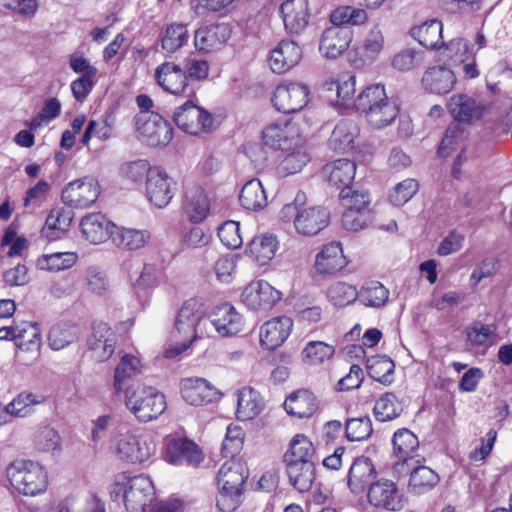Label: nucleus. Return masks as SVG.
I'll use <instances>...</instances> for the list:
<instances>
[{
	"label": "nucleus",
	"mask_w": 512,
	"mask_h": 512,
	"mask_svg": "<svg viewBox=\"0 0 512 512\" xmlns=\"http://www.w3.org/2000/svg\"><path fill=\"white\" fill-rule=\"evenodd\" d=\"M353 106L375 129L391 125L400 112L397 101L387 96L381 84H372L363 89L353 100Z\"/></svg>",
	"instance_id": "f257e3e1"
},
{
	"label": "nucleus",
	"mask_w": 512,
	"mask_h": 512,
	"mask_svg": "<svg viewBox=\"0 0 512 512\" xmlns=\"http://www.w3.org/2000/svg\"><path fill=\"white\" fill-rule=\"evenodd\" d=\"M175 330L182 342L167 351L169 357L185 352L195 340L210 336L209 319L200 299L191 298L182 304L175 318Z\"/></svg>",
	"instance_id": "f03ea898"
},
{
	"label": "nucleus",
	"mask_w": 512,
	"mask_h": 512,
	"mask_svg": "<svg viewBox=\"0 0 512 512\" xmlns=\"http://www.w3.org/2000/svg\"><path fill=\"white\" fill-rule=\"evenodd\" d=\"M305 202V194L298 192L293 202L281 208L279 218L284 223H292L299 235L310 237L328 226L330 213L322 206H305Z\"/></svg>",
	"instance_id": "7ed1b4c3"
},
{
	"label": "nucleus",
	"mask_w": 512,
	"mask_h": 512,
	"mask_svg": "<svg viewBox=\"0 0 512 512\" xmlns=\"http://www.w3.org/2000/svg\"><path fill=\"white\" fill-rule=\"evenodd\" d=\"M110 494L113 500H122L127 512H148L155 501L153 482L142 474L116 476Z\"/></svg>",
	"instance_id": "20e7f679"
},
{
	"label": "nucleus",
	"mask_w": 512,
	"mask_h": 512,
	"mask_svg": "<svg viewBox=\"0 0 512 512\" xmlns=\"http://www.w3.org/2000/svg\"><path fill=\"white\" fill-rule=\"evenodd\" d=\"M110 449L116 458L128 464H143L156 453L151 435L138 429L121 428L110 440Z\"/></svg>",
	"instance_id": "39448f33"
},
{
	"label": "nucleus",
	"mask_w": 512,
	"mask_h": 512,
	"mask_svg": "<svg viewBox=\"0 0 512 512\" xmlns=\"http://www.w3.org/2000/svg\"><path fill=\"white\" fill-rule=\"evenodd\" d=\"M120 397L124 398L127 409L140 422H149L160 416L166 409L163 394L151 386L132 383Z\"/></svg>",
	"instance_id": "423d86ee"
},
{
	"label": "nucleus",
	"mask_w": 512,
	"mask_h": 512,
	"mask_svg": "<svg viewBox=\"0 0 512 512\" xmlns=\"http://www.w3.org/2000/svg\"><path fill=\"white\" fill-rule=\"evenodd\" d=\"M11 486L20 494L35 496L46 491L48 475L44 467L31 460H16L7 468Z\"/></svg>",
	"instance_id": "0eeeda50"
},
{
	"label": "nucleus",
	"mask_w": 512,
	"mask_h": 512,
	"mask_svg": "<svg viewBox=\"0 0 512 512\" xmlns=\"http://www.w3.org/2000/svg\"><path fill=\"white\" fill-rule=\"evenodd\" d=\"M136 129L139 138L153 147L166 146L173 137L171 124L151 111H142L137 115Z\"/></svg>",
	"instance_id": "6e6552de"
},
{
	"label": "nucleus",
	"mask_w": 512,
	"mask_h": 512,
	"mask_svg": "<svg viewBox=\"0 0 512 512\" xmlns=\"http://www.w3.org/2000/svg\"><path fill=\"white\" fill-rule=\"evenodd\" d=\"M163 458L173 465L197 467L203 462L204 455L195 442L184 437L168 435L164 439Z\"/></svg>",
	"instance_id": "1a4fd4ad"
},
{
	"label": "nucleus",
	"mask_w": 512,
	"mask_h": 512,
	"mask_svg": "<svg viewBox=\"0 0 512 512\" xmlns=\"http://www.w3.org/2000/svg\"><path fill=\"white\" fill-rule=\"evenodd\" d=\"M348 265L342 244L332 241L322 246L315 256L312 276L316 280L326 279L336 275Z\"/></svg>",
	"instance_id": "9d476101"
},
{
	"label": "nucleus",
	"mask_w": 512,
	"mask_h": 512,
	"mask_svg": "<svg viewBox=\"0 0 512 512\" xmlns=\"http://www.w3.org/2000/svg\"><path fill=\"white\" fill-rule=\"evenodd\" d=\"M174 121L184 132L199 135L210 130L213 117L208 111L188 100L175 110Z\"/></svg>",
	"instance_id": "9b49d317"
},
{
	"label": "nucleus",
	"mask_w": 512,
	"mask_h": 512,
	"mask_svg": "<svg viewBox=\"0 0 512 512\" xmlns=\"http://www.w3.org/2000/svg\"><path fill=\"white\" fill-rule=\"evenodd\" d=\"M271 101L278 111L294 113L307 105L309 89L305 84L298 82L281 83L275 88Z\"/></svg>",
	"instance_id": "f8f14e48"
},
{
	"label": "nucleus",
	"mask_w": 512,
	"mask_h": 512,
	"mask_svg": "<svg viewBox=\"0 0 512 512\" xmlns=\"http://www.w3.org/2000/svg\"><path fill=\"white\" fill-rule=\"evenodd\" d=\"M100 195L97 180L85 177L70 182L62 191V201L73 208H87L96 202Z\"/></svg>",
	"instance_id": "ddd939ff"
},
{
	"label": "nucleus",
	"mask_w": 512,
	"mask_h": 512,
	"mask_svg": "<svg viewBox=\"0 0 512 512\" xmlns=\"http://www.w3.org/2000/svg\"><path fill=\"white\" fill-rule=\"evenodd\" d=\"M176 183L165 170L154 167L146 181V197L157 208L166 207L175 195Z\"/></svg>",
	"instance_id": "4468645a"
},
{
	"label": "nucleus",
	"mask_w": 512,
	"mask_h": 512,
	"mask_svg": "<svg viewBox=\"0 0 512 512\" xmlns=\"http://www.w3.org/2000/svg\"><path fill=\"white\" fill-rule=\"evenodd\" d=\"M367 499L375 508L388 511H400L404 506L403 495L398 491L396 484L387 479L371 483Z\"/></svg>",
	"instance_id": "2eb2a0df"
},
{
	"label": "nucleus",
	"mask_w": 512,
	"mask_h": 512,
	"mask_svg": "<svg viewBox=\"0 0 512 512\" xmlns=\"http://www.w3.org/2000/svg\"><path fill=\"white\" fill-rule=\"evenodd\" d=\"M208 319L210 332L213 327L222 337L234 336L242 332L245 326L242 315L228 303L216 306Z\"/></svg>",
	"instance_id": "dca6fc26"
},
{
	"label": "nucleus",
	"mask_w": 512,
	"mask_h": 512,
	"mask_svg": "<svg viewBox=\"0 0 512 512\" xmlns=\"http://www.w3.org/2000/svg\"><path fill=\"white\" fill-rule=\"evenodd\" d=\"M261 136L266 146L281 150H290L296 139L302 137L295 123L285 119L267 124Z\"/></svg>",
	"instance_id": "f3484780"
},
{
	"label": "nucleus",
	"mask_w": 512,
	"mask_h": 512,
	"mask_svg": "<svg viewBox=\"0 0 512 512\" xmlns=\"http://www.w3.org/2000/svg\"><path fill=\"white\" fill-rule=\"evenodd\" d=\"M242 301L250 309L269 310L280 299L281 293L263 280L253 281L242 292Z\"/></svg>",
	"instance_id": "a211bd4d"
},
{
	"label": "nucleus",
	"mask_w": 512,
	"mask_h": 512,
	"mask_svg": "<svg viewBox=\"0 0 512 512\" xmlns=\"http://www.w3.org/2000/svg\"><path fill=\"white\" fill-rule=\"evenodd\" d=\"M182 398L192 406L210 404L221 397L218 389L204 378H185L181 380Z\"/></svg>",
	"instance_id": "6ab92c4d"
},
{
	"label": "nucleus",
	"mask_w": 512,
	"mask_h": 512,
	"mask_svg": "<svg viewBox=\"0 0 512 512\" xmlns=\"http://www.w3.org/2000/svg\"><path fill=\"white\" fill-rule=\"evenodd\" d=\"M157 83L167 92L175 95L191 96L194 91L189 88L186 72L173 62H164L155 70Z\"/></svg>",
	"instance_id": "aec40b11"
},
{
	"label": "nucleus",
	"mask_w": 512,
	"mask_h": 512,
	"mask_svg": "<svg viewBox=\"0 0 512 512\" xmlns=\"http://www.w3.org/2000/svg\"><path fill=\"white\" fill-rule=\"evenodd\" d=\"M385 49V36L380 23H374L363 34L355 53L360 64H372L379 59Z\"/></svg>",
	"instance_id": "412c9836"
},
{
	"label": "nucleus",
	"mask_w": 512,
	"mask_h": 512,
	"mask_svg": "<svg viewBox=\"0 0 512 512\" xmlns=\"http://www.w3.org/2000/svg\"><path fill=\"white\" fill-rule=\"evenodd\" d=\"M352 32L346 27L332 26L321 35L319 51L327 59H336L350 46Z\"/></svg>",
	"instance_id": "4be33fe9"
},
{
	"label": "nucleus",
	"mask_w": 512,
	"mask_h": 512,
	"mask_svg": "<svg viewBox=\"0 0 512 512\" xmlns=\"http://www.w3.org/2000/svg\"><path fill=\"white\" fill-rule=\"evenodd\" d=\"M293 321L286 316L268 320L260 329L261 346L267 350H275L281 346L290 335Z\"/></svg>",
	"instance_id": "5701e85b"
},
{
	"label": "nucleus",
	"mask_w": 512,
	"mask_h": 512,
	"mask_svg": "<svg viewBox=\"0 0 512 512\" xmlns=\"http://www.w3.org/2000/svg\"><path fill=\"white\" fill-rule=\"evenodd\" d=\"M88 341L93 358L97 362H104L115 351L117 335L108 324L97 323L93 326V331Z\"/></svg>",
	"instance_id": "b1692460"
},
{
	"label": "nucleus",
	"mask_w": 512,
	"mask_h": 512,
	"mask_svg": "<svg viewBox=\"0 0 512 512\" xmlns=\"http://www.w3.org/2000/svg\"><path fill=\"white\" fill-rule=\"evenodd\" d=\"M394 454L398 459L395 469L402 472L404 466L419 463V460H414L415 453L419 447L417 436L410 430L403 428L394 433L393 439Z\"/></svg>",
	"instance_id": "393cba45"
},
{
	"label": "nucleus",
	"mask_w": 512,
	"mask_h": 512,
	"mask_svg": "<svg viewBox=\"0 0 512 512\" xmlns=\"http://www.w3.org/2000/svg\"><path fill=\"white\" fill-rule=\"evenodd\" d=\"M488 108L487 103L478 102L465 94L452 96L448 103L451 115L461 123H469L480 119Z\"/></svg>",
	"instance_id": "a878e982"
},
{
	"label": "nucleus",
	"mask_w": 512,
	"mask_h": 512,
	"mask_svg": "<svg viewBox=\"0 0 512 512\" xmlns=\"http://www.w3.org/2000/svg\"><path fill=\"white\" fill-rule=\"evenodd\" d=\"M302 59V50L294 41H281L271 52L269 65L274 73L282 74L295 67Z\"/></svg>",
	"instance_id": "bb28decb"
},
{
	"label": "nucleus",
	"mask_w": 512,
	"mask_h": 512,
	"mask_svg": "<svg viewBox=\"0 0 512 512\" xmlns=\"http://www.w3.org/2000/svg\"><path fill=\"white\" fill-rule=\"evenodd\" d=\"M280 13L286 31L290 34H298L308 24V0H286L281 4Z\"/></svg>",
	"instance_id": "cd10ccee"
},
{
	"label": "nucleus",
	"mask_w": 512,
	"mask_h": 512,
	"mask_svg": "<svg viewBox=\"0 0 512 512\" xmlns=\"http://www.w3.org/2000/svg\"><path fill=\"white\" fill-rule=\"evenodd\" d=\"M115 226L103 214L89 213L81 219L80 231L89 243L96 245L108 238L111 239V232Z\"/></svg>",
	"instance_id": "c85d7f7f"
},
{
	"label": "nucleus",
	"mask_w": 512,
	"mask_h": 512,
	"mask_svg": "<svg viewBox=\"0 0 512 512\" xmlns=\"http://www.w3.org/2000/svg\"><path fill=\"white\" fill-rule=\"evenodd\" d=\"M142 372L141 360L138 356L130 353H123L120 361L114 369L113 390L117 397L122 395L127 386L133 382L130 380Z\"/></svg>",
	"instance_id": "c756f323"
},
{
	"label": "nucleus",
	"mask_w": 512,
	"mask_h": 512,
	"mask_svg": "<svg viewBox=\"0 0 512 512\" xmlns=\"http://www.w3.org/2000/svg\"><path fill=\"white\" fill-rule=\"evenodd\" d=\"M73 220V213L65 207H54L46 217L41 229V235L48 241L62 239L69 231Z\"/></svg>",
	"instance_id": "7c9ffc66"
},
{
	"label": "nucleus",
	"mask_w": 512,
	"mask_h": 512,
	"mask_svg": "<svg viewBox=\"0 0 512 512\" xmlns=\"http://www.w3.org/2000/svg\"><path fill=\"white\" fill-rule=\"evenodd\" d=\"M231 35V29L226 23H218L199 28L195 32L194 45L200 51H212L221 47Z\"/></svg>",
	"instance_id": "2f4dec72"
},
{
	"label": "nucleus",
	"mask_w": 512,
	"mask_h": 512,
	"mask_svg": "<svg viewBox=\"0 0 512 512\" xmlns=\"http://www.w3.org/2000/svg\"><path fill=\"white\" fill-rule=\"evenodd\" d=\"M455 73L446 66H434L429 68L422 77V84L426 91L444 95L449 93L456 84Z\"/></svg>",
	"instance_id": "473e14b6"
},
{
	"label": "nucleus",
	"mask_w": 512,
	"mask_h": 512,
	"mask_svg": "<svg viewBox=\"0 0 512 512\" xmlns=\"http://www.w3.org/2000/svg\"><path fill=\"white\" fill-rule=\"evenodd\" d=\"M248 478V470L244 462L238 459H230L224 462L217 474L219 489L242 491V487Z\"/></svg>",
	"instance_id": "72a5a7b5"
},
{
	"label": "nucleus",
	"mask_w": 512,
	"mask_h": 512,
	"mask_svg": "<svg viewBox=\"0 0 512 512\" xmlns=\"http://www.w3.org/2000/svg\"><path fill=\"white\" fill-rule=\"evenodd\" d=\"M277 167L279 175L286 177L300 172L310 161V154L303 139L297 138Z\"/></svg>",
	"instance_id": "f704fd0d"
},
{
	"label": "nucleus",
	"mask_w": 512,
	"mask_h": 512,
	"mask_svg": "<svg viewBox=\"0 0 512 512\" xmlns=\"http://www.w3.org/2000/svg\"><path fill=\"white\" fill-rule=\"evenodd\" d=\"M183 211L192 223H200L206 219L210 211V201L201 187L193 186L186 190Z\"/></svg>",
	"instance_id": "c9c22d12"
},
{
	"label": "nucleus",
	"mask_w": 512,
	"mask_h": 512,
	"mask_svg": "<svg viewBox=\"0 0 512 512\" xmlns=\"http://www.w3.org/2000/svg\"><path fill=\"white\" fill-rule=\"evenodd\" d=\"M151 239L147 229L113 227L111 240L115 246L126 251H136L146 246Z\"/></svg>",
	"instance_id": "e433bc0d"
},
{
	"label": "nucleus",
	"mask_w": 512,
	"mask_h": 512,
	"mask_svg": "<svg viewBox=\"0 0 512 512\" xmlns=\"http://www.w3.org/2000/svg\"><path fill=\"white\" fill-rule=\"evenodd\" d=\"M376 471L371 460L365 457L357 458L348 473V486L352 493L361 494L367 486L374 483Z\"/></svg>",
	"instance_id": "4c0bfd02"
},
{
	"label": "nucleus",
	"mask_w": 512,
	"mask_h": 512,
	"mask_svg": "<svg viewBox=\"0 0 512 512\" xmlns=\"http://www.w3.org/2000/svg\"><path fill=\"white\" fill-rule=\"evenodd\" d=\"M356 172V165L349 159H337L327 163L323 167V176L334 187L342 189L350 188Z\"/></svg>",
	"instance_id": "58836bf2"
},
{
	"label": "nucleus",
	"mask_w": 512,
	"mask_h": 512,
	"mask_svg": "<svg viewBox=\"0 0 512 512\" xmlns=\"http://www.w3.org/2000/svg\"><path fill=\"white\" fill-rule=\"evenodd\" d=\"M286 472L290 484L301 493L308 492L315 481L314 461H292L286 464Z\"/></svg>",
	"instance_id": "ea45409f"
},
{
	"label": "nucleus",
	"mask_w": 512,
	"mask_h": 512,
	"mask_svg": "<svg viewBox=\"0 0 512 512\" xmlns=\"http://www.w3.org/2000/svg\"><path fill=\"white\" fill-rule=\"evenodd\" d=\"M416 464L407 465L411 469L408 489L413 494L421 495L429 492L437 485L439 476L430 467Z\"/></svg>",
	"instance_id": "a19ab883"
},
{
	"label": "nucleus",
	"mask_w": 512,
	"mask_h": 512,
	"mask_svg": "<svg viewBox=\"0 0 512 512\" xmlns=\"http://www.w3.org/2000/svg\"><path fill=\"white\" fill-rule=\"evenodd\" d=\"M264 408V402L256 390L251 387H243L237 393V417L247 421L255 418Z\"/></svg>",
	"instance_id": "79ce46f5"
},
{
	"label": "nucleus",
	"mask_w": 512,
	"mask_h": 512,
	"mask_svg": "<svg viewBox=\"0 0 512 512\" xmlns=\"http://www.w3.org/2000/svg\"><path fill=\"white\" fill-rule=\"evenodd\" d=\"M160 271L152 264H145L143 269L132 285L133 294L142 305L149 302L151 293L159 284Z\"/></svg>",
	"instance_id": "37998d69"
},
{
	"label": "nucleus",
	"mask_w": 512,
	"mask_h": 512,
	"mask_svg": "<svg viewBox=\"0 0 512 512\" xmlns=\"http://www.w3.org/2000/svg\"><path fill=\"white\" fill-rule=\"evenodd\" d=\"M358 134L359 128L355 122L347 119L341 120L332 132L329 145L335 151H350L354 148V141Z\"/></svg>",
	"instance_id": "c03bdc74"
},
{
	"label": "nucleus",
	"mask_w": 512,
	"mask_h": 512,
	"mask_svg": "<svg viewBox=\"0 0 512 512\" xmlns=\"http://www.w3.org/2000/svg\"><path fill=\"white\" fill-rule=\"evenodd\" d=\"M284 407L288 414L306 418L317 410V400L311 391L299 390L285 400Z\"/></svg>",
	"instance_id": "a18cd8bd"
},
{
	"label": "nucleus",
	"mask_w": 512,
	"mask_h": 512,
	"mask_svg": "<svg viewBox=\"0 0 512 512\" xmlns=\"http://www.w3.org/2000/svg\"><path fill=\"white\" fill-rule=\"evenodd\" d=\"M278 242L271 234L256 236L248 245L249 255L259 264L266 265L275 256Z\"/></svg>",
	"instance_id": "49530a36"
},
{
	"label": "nucleus",
	"mask_w": 512,
	"mask_h": 512,
	"mask_svg": "<svg viewBox=\"0 0 512 512\" xmlns=\"http://www.w3.org/2000/svg\"><path fill=\"white\" fill-rule=\"evenodd\" d=\"M442 23L436 19L428 20L412 28L411 36L422 46L430 49L442 44Z\"/></svg>",
	"instance_id": "de8ad7c7"
},
{
	"label": "nucleus",
	"mask_w": 512,
	"mask_h": 512,
	"mask_svg": "<svg viewBox=\"0 0 512 512\" xmlns=\"http://www.w3.org/2000/svg\"><path fill=\"white\" fill-rule=\"evenodd\" d=\"M77 261L78 254L74 251L55 252L38 257L36 267L43 271L60 272L70 269Z\"/></svg>",
	"instance_id": "09e8293b"
},
{
	"label": "nucleus",
	"mask_w": 512,
	"mask_h": 512,
	"mask_svg": "<svg viewBox=\"0 0 512 512\" xmlns=\"http://www.w3.org/2000/svg\"><path fill=\"white\" fill-rule=\"evenodd\" d=\"M239 200L241 205L252 211L263 209L267 205V195L260 180L252 179L242 187Z\"/></svg>",
	"instance_id": "8fccbe9b"
},
{
	"label": "nucleus",
	"mask_w": 512,
	"mask_h": 512,
	"mask_svg": "<svg viewBox=\"0 0 512 512\" xmlns=\"http://www.w3.org/2000/svg\"><path fill=\"white\" fill-rule=\"evenodd\" d=\"M323 88L327 92H336L337 104L348 107L355 94L356 78L353 75H342L337 79L326 80Z\"/></svg>",
	"instance_id": "3c124183"
},
{
	"label": "nucleus",
	"mask_w": 512,
	"mask_h": 512,
	"mask_svg": "<svg viewBox=\"0 0 512 512\" xmlns=\"http://www.w3.org/2000/svg\"><path fill=\"white\" fill-rule=\"evenodd\" d=\"M84 290L96 297H104L110 289V281L106 272L98 266H89L83 275Z\"/></svg>",
	"instance_id": "603ef678"
},
{
	"label": "nucleus",
	"mask_w": 512,
	"mask_h": 512,
	"mask_svg": "<svg viewBox=\"0 0 512 512\" xmlns=\"http://www.w3.org/2000/svg\"><path fill=\"white\" fill-rule=\"evenodd\" d=\"M189 39V33L186 25L172 23L167 25L161 33V47L167 53H175L181 49Z\"/></svg>",
	"instance_id": "864d4df0"
},
{
	"label": "nucleus",
	"mask_w": 512,
	"mask_h": 512,
	"mask_svg": "<svg viewBox=\"0 0 512 512\" xmlns=\"http://www.w3.org/2000/svg\"><path fill=\"white\" fill-rule=\"evenodd\" d=\"M403 411L402 402L393 393H385L380 396L374 405L373 413L378 421H392L399 417Z\"/></svg>",
	"instance_id": "5fc2aeb1"
},
{
	"label": "nucleus",
	"mask_w": 512,
	"mask_h": 512,
	"mask_svg": "<svg viewBox=\"0 0 512 512\" xmlns=\"http://www.w3.org/2000/svg\"><path fill=\"white\" fill-rule=\"evenodd\" d=\"M314 452L313 443L305 435L298 434L291 440L290 447L284 455V461L286 464L292 461L297 463L313 461Z\"/></svg>",
	"instance_id": "6e6d98bb"
},
{
	"label": "nucleus",
	"mask_w": 512,
	"mask_h": 512,
	"mask_svg": "<svg viewBox=\"0 0 512 512\" xmlns=\"http://www.w3.org/2000/svg\"><path fill=\"white\" fill-rule=\"evenodd\" d=\"M335 348L322 341H310L301 352V359L308 365H320L332 358Z\"/></svg>",
	"instance_id": "4d7b16f0"
},
{
	"label": "nucleus",
	"mask_w": 512,
	"mask_h": 512,
	"mask_svg": "<svg viewBox=\"0 0 512 512\" xmlns=\"http://www.w3.org/2000/svg\"><path fill=\"white\" fill-rule=\"evenodd\" d=\"M79 334L80 329L77 325L58 324L53 326L49 332V344L52 349L61 350L76 341Z\"/></svg>",
	"instance_id": "13d9d810"
},
{
	"label": "nucleus",
	"mask_w": 512,
	"mask_h": 512,
	"mask_svg": "<svg viewBox=\"0 0 512 512\" xmlns=\"http://www.w3.org/2000/svg\"><path fill=\"white\" fill-rule=\"evenodd\" d=\"M389 291L378 281H371L358 292L360 302L367 307L379 308L388 300Z\"/></svg>",
	"instance_id": "bf43d9fd"
},
{
	"label": "nucleus",
	"mask_w": 512,
	"mask_h": 512,
	"mask_svg": "<svg viewBox=\"0 0 512 512\" xmlns=\"http://www.w3.org/2000/svg\"><path fill=\"white\" fill-rule=\"evenodd\" d=\"M153 169L147 160L139 159L123 163L119 172L127 181L141 185L144 180H148Z\"/></svg>",
	"instance_id": "052dcab7"
},
{
	"label": "nucleus",
	"mask_w": 512,
	"mask_h": 512,
	"mask_svg": "<svg viewBox=\"0 0 512 512\" xmlns=\"http://www.w3.org/2000/svg\"><path fill=\"white\" fill-rule=\"evenodd\" d=\"M42 402V397L30 392H22L18 394L5 407L7 417H25L29 415L33 406Z\"/></svg>",
	"instance_id": "680f3d73"
},
{
	"label": "nucleus",
	"mask_w": 512,
	"mask_h": 512,
	"mask_svg": "<svg viewBox=\"0 0 512 512\" xmlns=\"http://www.w3.org/2000/svg\"><path fill=\"white\" fill-rule=\"evenodd\" d=\"M327 298L333 305L344 307L358 298V291L354 286L338 281L328 287Z\"/></svg>",
	"instance_id": "e2e57ef3"
},
{
	"label": "nucleus",
	"mask_w": 512,
	"mask_h": 512,
	"mask_svg": "<svg viewBox=\"0 0 512 512\" xmlns=\"http://www.w3.org/2000/svg\"><path fill=\"white\" fill-rule=\"evenodd\" d=\"M443 54L452 61L464 62L470 59L474 60L476 51L474 46H470L467 40L455 38L446 44Z\"/></svg>",
	"instance_id": "0e129e2a"
},
{
	"label": "nucleus",
	"mask_w": 512,
	"mask_h": 512,
	"mask_svg": "<svg viewBox=\"0 0 512 512\" xmlns=\"http://www.w3.org/2000/svg\"><path fill=\"white\" fill-rule=\"evenodd\" d=\"M36 446L40 451L58 455L62 449V442L59 433L52 427L41 428L36 435Z\"/></svg>",
	"instance_id": "69168bd1"
},
{
	"label": "nucleus",
	"mask_w": 512,
	"mask_h": 512,
	"mask_svg": "<svg viewBox=\"0 0 512 512\" xmlns=\"http://www.w3.org/2000/svg\"><path fill=\"white\" fill-rule=\"evenodd\" d=\"M238 260L239 256L235 254L220 256L213 266L216 279L221 283H231L235 278Z\"/></svg>",
	"instance_id": "338daca9"
},
{
	"label": "nucleus",
	"mask_w": 512,
	"mask_h": 512,
	"mask_svg": "<svg viewBox=\"0 0 512 512\" xmlns=\"http://www.w3.org/2000/svg\"><path fill=\"white\" fill-rule=\"evenodd\" d=\"M69 500V512H105L103 502L95 494L71 495Z\"/></svg>",
	"instance_id": "774afa93"
}]
</instances>
